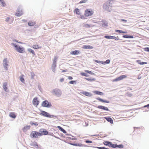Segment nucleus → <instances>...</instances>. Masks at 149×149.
Returning <instances> with one entry per match:
<instances>
[{"mask_svg":"<svg viewBox=\"0 0 149 149\" xmlns=\"http://www.w3.org/2000/svg\"><path fill=\"white\" fill-rule=\"evenodd\" d=\"M114 1L113 0H109L105 3L103 5V8L108 12H110L112 10V8Z\"/></svg>","mask_w":149,"mask_h":149,"instance_id":"1","label":"nucleus"},{"mask_svg":"<svg viewBox=\"0 0 149 149\" xmlns=\"http://www.w3.org/2000/svg\"><path fill=\"white\" fill-rule=\"evenodd\" d=\"M14 46L16 48V50L19 52L23 53L25 52V49L23 47L17 45L15 44H13Z\"/></svg>","mask_w":149,"mask_h":149,"instance_id":"2","label":"nucleus"},{"mask_svg":"<svg viewBox=\"0 0 149 149\" xmlns=\"http://www.w3.org/2000/svg\"><path fill=\"white\" fill-rule=\"evenodd\" d=\"M93 11L91 9H87L85 11V15L86 17H89L93 15Z\"/></svg>","mask_w":149,"mask_h":149,"instance_id":"3","label":"nucleus"},{"mask_svg":"<svg viewBox=\"0 0 149 149\" xmlns=\"http://www.w3.org/2000/svg\"><path fill=\"white\" fill-rule=\"evenodd\" d=\"M30 136L31 138H37L39 136H41V134L40 132L36 131H33L31 132Z\"/></svg>","mask_w":149,"mask_h":149,"instance_id":"4","label":"nucleus"},{"mask_svg":"<svg viewBox=\"0 0 149 149\" xmlns=\"http://www.w3.org/2000/svg\"><path fill=\"white\" fill-rule=\"evenodd\" d=\"M42 105L43 107H49L52 106L51 104L49 103L47 100H45L43 101L42 103Z\"/></svg>","mask_w":149,"mask_h":149,"instance_id":"5","label":"nucleus"},{"mask_svg":"<svg viewBox=\"0 0 149 149\" xmlns=\"http://www.w3.org/2000/svg\"><path fill=\"white\" fill-rule=\"evenodd\" d=\"M41 114L42 116L49 118L54 117L53 115H50L49 113L45 111H42L41 113Z\"/></svg>","mask_w":149,"mask_h":149,"instance_id":"6","label":"nucleus"},{"mask_svg":"<svg viewBox=\"0 0 149 149\" xmlns=\"http://www.w3.org/2000/svg\"><path fill=\"white\" fill-rule=\"evenodd\" d=\"M53 93L54 95L57 96H59L61 95V92L58 89H55L53 91Z\"/></svg>","mask_w":149,"mask_h":149,"instance_id":"7","label":"nucleus"},{"mask_svg":"<svg viewBox=\"0 0 149 149\" xmlns=\"http://www.w3.org/2000/svg\"><path fill=\"white\" fill-rule=\"evenodd\" d=\"M127 77L126 75H122L120 76L119 77L116 78L113 80V81H117L123 80Z\"/></svg>","mask_w":149,"mask_h":149,"instance_id":"8","label":"nucleus"},{"mask_svg":"<svg viewBox=\"0 0 149 149\" xmlns=\"http://www.w3.org/2000/svg\"><path fill=\"white\" fill-rule=\"evenodd\" d=\"M39 102L38 99L37 97L34 98L32 101V103L33 105L37 106L39 104Z\"/></svg>","mask_w":149,"mask_h":149,"instance_id":"9","label":"nucleus"},{"mask_svg":"<svg viewBox=\"0 0 149 149\" xmlns=\"http://www.w3.org/2000/svg\"><path fill=\"white\" fill-rule=\"evenodd\" d=\"M7 58H5L3 61V65L6 70H7L8 68L7 66L8 65L7 64Z\"/></svg>","mask_w":149,"mask_h":149,"instance_id":"10","label":"nucleus"},{"mask_svg":"<svg viewBox=\"0 0 149 149\" xmlns=\"http://www.w3.org/2000/svg\"><path fill=\"white\" fill-rule=\"evenodd\" d=\"M23 12L22 10H17L15 13V15L17 16H20L23 14Z\"/></svg>","mask_w":149,"mask_h":149,"instance_id":"11","label":"nucleus"},{"mask_svg":"<svg viewBox=\"0 0 149 149\" xmlns=\"http://www.w3.org/2000/svg\"><path fill=\"white\" fill-rule=\"evenodd\" d=\"M97 108H98V109H103L104 110H105V111H109V109L108 108V107L104 106H98L97 107Z\"/></svg>","mask_w":149,"mask_h":149,"instance_id":"12","label":"nucleus"},{"mask_svg":"<svg viewBox=\"0 0 149 149\" xmlns=\"http://www.w3.org/2000/svg\"><path fill=\"white\" fill-rule=\"evenodd\" d=\"M40 133L41 136L42 135H47L48 134V132L45 130L44 129H41L40 130Z\"/></svg>","mask_w":149,"mask_h":149,"instance_id":"13","label":"nucleus"},{"mask_svg":"<svg viewBox=\"0 0 149 149\" xmlns=\"http://www.w3.org/2000/svg\"><path fill=\"white\" fill-rule=\"evenodd\" d=\"M81 93L87 96L90 97L92 95V94L91 93L88 92L84 91L81 92Z\"/></svg>","mask_w":149,"mask_h":149,"instance_id":"14","label":"nucleus"},{"mask_svg":"<svg viewBox=\"0 0 149 149\" xmlns=\"http://www.w3.org/2000/svg\"><path fill=\"white\" fill-rule=\"evenodd\" d=\"M80 53V52L77 50L73 51L70 52V54L72 55H78Z\"/></svg>","mask_w":149,"mask_h":149,"instance_id":"15","label":"nucleus"},{"mask_svg":"<svg viewBox=\"0 0 149 149\" xmlns=\"http://www.w3.org/2000/svg\"><path fill=\"white\" fill-rule=\"evenodd\" d=\"M83 49H92L93 48V47L92 46L90 45H84L82 47Z\"/></svg>","mask_w":149,"mask_h":149,"instance_id":"16","label":"nucleus"},{"mask_svg":"<svg viewBox=\"0 0 149 149\" xmlns=\"http://www.w3.org/2000/svg\"><path fill=\"white\" fill-rule=\"evenodd\" d=\"M104 118L108 122H109L111 123L112 124L113 123V121L111 118L109 117H104Z\"/></svg>","mask_w":149,"mask_h":149,"instance_id":"17","label":"nucleus"},{"mask_svg":"<svg viewBox=\"0 0 149 149\" xmlns=\"http://www.w3.org/2000/svg\"><path fill=\"white\" fill-rule=\"evenodd\" d=\"M97 99L100 101L104 102V103H109V101L106 100H104L103 99L100 98H97Z\"/></svg>","mask_w":149,"mask_h":149,"instance_id":"18","label":"nucleus"},{"mask_svg":"<svg viewBox=\"0 0 149 149\" xmlns=\"http://www.w3.org/2000/svg\"><path fill=\"white\" fill-rule=\"evenodd\" d=\"M30 127H31L29 125V126L26 125V126H25V127H24L23 128L22 130L24 132H25L27 130L29 129L30 128Z\"/></svg>","mask_w":149,"mask_h":149,"instance_id":"19","label":"nucleus"},{"mask_svg":"<svg viewBox=\"0 0 149 149\" xmlns=\"http://www.w3.org/2000/svg\"><path fill=\"white\" fill-rule=\"evenodd\" d=\"M9 116L13 118H15L16 117V116L14 113H10L9 115Z\"/></svg>","mask_w":149,"mask_h":149,"instance_id":"20","label":"nucleus"},{"mask_svg":"<svg viewBox=\"0 0 149 149\" xmlns=\"http://www.w3.org/2000/svg\"><path fill=\"white\" fill-rule=\"evenodd\" d=\"M41 47L37 45H34L32 46V47L34 49H38L41 48Z\"/></svg>","mask_w":149,"mask_h":149,"instance_id":"21","label":"nucleus"},{"mask_svg":"<svg viewBox=\"0 0 149 149\" xmlns=\"http://www.w3.org/2000/svg\"><path fill=\"white\" fill-rule=\"evenodd\" d=\"M56 67V64L53 63L52 66V69L53 72H55Z\"/></svg>","mask_w":149,"mask_h":149,"instance_id":"22","label":"nucleus"},{"mask_svg":"<svg viewBox=\"0 0 149 149\" xmlns=\"http://www.w3.org/2000/svg\"><path fill=\"white\" fill-rule=\"evenodd\" d=\"M74 13H76V14L79 15H80L81 13L79 9L77 8L75 9L74 10Z\"/></svg>","mask_w":149,"mask_h":149,"instance_id":"23","label":"nucleus"},{"mask_svg":"<svg viewBox=\"0 0 149 149\" xmlns=\"http://www.w3.org/2000/svg\"><path fill=\"white\" fill-rule=\"evenodd\" d=\"M57 128H58L59 130H60L63 133L65 134L66 133V132L65 130L63 129L62 127L60 126H58L57 127Z\"/></svg>","mask_w":149,"mask_h":149,"instance_id":"24","label":"nucleus"},{"mask_svg":"<svg viewBox=\"0 0 149 149\" xmlns=\"http://www.w3.org/2000/svg\"><path fill=\"white\" fill-rule=\"evenodd\" d=\"M111 143L109 141H104L103 142V144L105 145L108 146L110 147V146L111 144Z\"/></svg>","mask_w":149,"mask_h":149,"instance_id":"25","label":"nucleus"},{"mask_svg":"<svg viewBox=\"0 0 149 149\" xmlns=\"http://www.w3.org/2000/svg\"><path fill=\"white\" fill-rule=\"evenodd\" d=\"M136 62L139 64L141 65H143L145 64H147V63L146 62H141V61L139 60H137Z\"/></svg>","mask_w":149,"mask_h":149,"instance_id":"26","label":"nucleus"},{"mask_svg":"<svg viewBox=\"0 0 149 149\" xmlns=\"http://www.w3.org/2000/svg\"><path fill=\"white\" fill-rule=\"evenodd\" d=\"M7 83H4L3 85V88L4 90L6 91H7Z\"/></svg>","mask_w":149,"mask_h":149,"instance_id":"27","label":"nucleus"},{"mask_svg":"<svg viewBox=\"0 0 149 149\" xmlns=\"http://www.w3.org/2000/svg\"><path fill=\"white\" fill-rule=\"evenodd\" d=\"M36 23L35 22L31 21H29L28 23V25L30 26H33Z\"/></svg>","mask_w":149,"mask_h":149,"instance_id":"28","label":"nucleus"},{"mask_svg":"<svg viewBox=\"0 0 149 149\" xmlns=\"http://www.w3.org/2000/svg\"><path fill=\"white\" fill-rule=\"evenodd\" d=\"M24 75L23 74H22L20 77V80L23 83L24 82Z\"/></svg>","mask_w":149,"mask_h":149,"instance_id":"29","label":"nucleus"},{"mask_svg":"<svg viewBox=\"0 0 149 149\" xmlns=\"http://www.w3.org/2000/svg\"><path fill=\"white\" fill-rule=\"evenodd\" d=\"M123 37L124 38H134V37L132 36H128L127 35H125L123 36Z\"/></svg>","mask_w":149,"mask_h":149,"instance_id":"30","label":"nucleus"},{"mask_svg":"<svg viewBox=\"0 0 149 149\" xmlns=\"http://www.w3.org/2000/svg\"><path fill=\"white\" fill-rule=\"evenodd\" d=\"M115 31L116 32H119L125 33H127V31H123L122 30H115Z\"/></svg>","mask_w":149,"mask_h":149,"instance_id":"31","label":"nucleus"},{"mask_svg":"<svg viewBox=\"0 0 149 149\" xmlns=\"http://www.w3.org/2000/svg\"><path fill=\"white\" fill-rule=\"evenodd\" d=\"M28 51L30 53H31L35 55V53L33 49H28Z\"/></svg>","mask_w":149,"mask_h":149,"instance_id":"32","label":"nucleus"},{"mask_svg":"<svg viewBox=\"0 0 149 149\" xmlns=\"http://www.w3.org/2000/svg\"><path fill=\"white\" fill-rule=\"evenodd\" d=\"M94 93L97 95H103V93L100 92L98 91H95Z\"/></svg>","mask_w":149,"mask_h":149,"instance_id":"33","label":"nucleus"},{"mask_svg":"<svg viewBox=\"0 0 149 149\" xmlns=\"http://www.w3.org/2000/svg\"><path fill=\"white\" fill-rule=\"evenodd\" d=\"M85 79L88 81H95V78H85Z\"/></svg>","mask_w":149,"mask_h":149,"instance_id":"34","label":"nucleus"},{"mask_svg":"<svg viewBox=\"0 0 149 149\" xmlns=\"http://www.w3.org/2000/svg\"><path fill=\"white\" fill-rule=\"evenodd\" d=\"M57 58L58 57L57 56H55L54 57V58L53 60V63L56 64Z\"/></svg>","mask_w":149,"mask_h":149,"instance_id":"35","label":"nucleus"},{"mask_svg":"<svg viewBox=\"0 0 149 149\" xmlns=\"http://www.w3.org/2000/svg\"><path fill=\"white\" fill-rule=\"evenodd\" d=\"M85 72H86L88 73L91 74L93 75H95V74L92 72L91 71H90L89 70H85Z\"/></svg>","mask_w":149,"mask_h":149,"instance_id":"36","label":"nucleus"},{"mask_svg":"<svg viewBox=\"0 0 149 149\" xmlns=\"http://www.w3.org/2000/svg\"><path fill=\"white\" fill-rule=\"evenodd\" d=\"M110 61L109 59H108L107 60L105 61H103V62L102 63V64H109L110 63Z\"/></svg>","mask_w":149,"mask_h":149,"instance_id":"37","label":"nucleus"},{"mask_svg":"<svg viewBox=\"0 0 149 149\" xmlns=\"http://www.w3.org/2000/svg\"><path fill=\"white\" fill-rule=\"evenodd\" d=\"M110 146V147L113 148H116L117 147V144H112L111 143V144Z\"/></svg>","mask_w":149,"mask_h":149,"instance_id":"38","label":"nucleus"},{"mask_svg":"<svg viewBox=\"0 0 149 149\" xmlns=\"http://www.w3.org/2000/svg\"><path fill=\"white\" fill-rule=\"evenodd\" d=\"M80 74L82 76H84L86 77H88V75L87 74L84 72H81L80 73Z\"/></svg>","mask_w":149,"mask_h":149,"instance_id":"39","label":"nucleus"},{"mask_svg":"<svg viewBox=\"0 0 149 149\" xmlns=\"http://www.w3.org/2000/svg\"><path fill=\"white\" fill-rule=\"evenodd\" d=\"M83 26L86 28H88L90 27L91 26L88 24H85Z\"/></svg>","mask_w":149,"mask_h":149,"instance_id":"40","label":"nucleus"},{"mask_svg":"<svg viewBox=\"0 0 149 149\" xmlns=\"http://www.w3.org/2000/svg\"><path fill=\"white\" fill-rule=\"evenodd\" d=\"M31 79H34V77L35 76V74L33 72H31Z\"/></svg>","mask_w":149,"mask_h":149,"instance_id":"41","label":"nucleus"},{"mask_svg":"<svg viewBox=\"0 0 149 149\" xmlns=\"http://www.w3.org/2000/svg\"><path fill=\"white\" fill-rule=\"evenodd\" d=\"M76 82V81H71L69 82V83L71 84H75Z\"/></svg>","mask_w":149,"mask_h":149,"instance_id":"42","label":"nucleus"},{"mask_svg":"<svg viewBox=\"0 0 149 149\" xmlns=\"http://www.w3.org/2000/svg\"><path fill=\"white\" fill-rule=\"evenodd\" d=\"M113 36H104V38L107 39H113Z\"/></svg>","mask_w":149,"mask_h":149,"instance_id":"43","label":"nucleus"},{"mask_svg":"<svg viewBox=\"0 0 149 149\" xmlns=\"http://www.w3.org/2000/svg\"><path fill=\"white\" fill-rule=\"evenodd\" d=\"M86 17H87L86 16V15H85L84 14V15H83L81 16V17H80V18L82 19H86Z\"/></svg>","mask_w":149,"mask_h":149,"instance_id":"44","label":"nucleus"},{"mask_svg":"<svg viewBox=\"0 0 149 149\" xmlns=\"http://www.w3.org/2000/svg\"><path fill=\"white\" fill-rule=\"evenodd\" d=\"M33 146H35V147H36V148H38V143L36 142H35L34 143H33Z\"/></svg>","mask_w":149,"mask_h":149,"instance_id":"45","label":"nucleus"},{"mask_svg":"<svg viewBox=\"0 0 149 149\" xmlns=\"http://www.w3.org/2000/svg\"><path fill=\"white\" fill-rule=\"evenodd\" d=\"M87 0H82V1H81L79 3H86V2H87Z\"/></svg>","mask_w":149,"mask_h":149,"instance_id":"46","label":"nucleus"},{"mask_svg":"<svg viewBox=\"0 0 149 149\" xmlns=\"http://www.w3.org/2000/svg\"><path fill=\"white\" fill-rule=\"evenodd\" d=\"M113 39H114L116 40H118L119 39V37L118 36L116 37L113 36Z\"/></svg>","mask_w":149,"mask_h":149,"instance_id":"47","label":"nucleus"},{"mask_svg":"<svg viewBox=\"0 0 149 149\" xmlns=\"http://www.w3.org/2000/svg\"><path fill=\"white\" fill-rule=\"evenodd\" d=\"M117 147H118L119 148H122L123 147V145H117Z\"/></svg>","mask_w":149,"mask_h":149,"instance_id":"48","label":"nucleus"},{"mask_svg":"<svg viewBox=\"0 0 149 149\" xmlns=\"http://www.w3.org/2000/svg\"><path fill=\"white\" fill-rule=\"evenodd\" d=\"M30 124L31 125H34L36 126H37L38 125V124L37 123H33L32 122H31L30 123Z\"/></svg>","mask_w":149,"mask_h":149,"instance_id":"49","label":"nucleus"},{"mask_svg":"<svg viewBox=\"0 0 149 149\" xmlns=\"http://www.w3.org/2000/svg\"><path fill=\"white\" fill-rule=\"evenodd\" d=\"M97 148L99 149H109L104 147H97Z\"/></svg>","mask_w":149,"mask_h":149,"instance_id":"50","label":"nucleus"},{"mask_svg":"<svg viewBox=\"0 0 149 149\" xmlns=\"http://www.w3.org/2000/svg\"><path fill=\"white\" fill-rule=\"evenodd\" d=\"M144 49L145 51L149 52V47L145 48Z\"/></svg>","mask_w":149,"mask_h":149,"instance_id":"51","label":"nucleus"},{"mask_svg":"<svg viewBox=\"0 0 149 149\" xmlns=\"http://www.w3.org/2000/svg\"><path fill=\"white\" fill-rule=\"evenodd\" d=\"M73 145L76 146H82V144H72Z\"/></svg>","mask_w":149,"mask_h":149,"instance_id":"52","label":"nucleus"},{"mask_svg":"<svg viewBox=\"0 0 149 149\" xmlns=\"http://www.w3.org/2000/svg\"><path fill=\"white\" fill-rule=\"evenodd\" d=\"M1 2L3 6H6V4L3 1H3H1Z\"/></svg>","mask_w":149,"mask_h":149,"instance_id":"53","label":"nucleus"},{"mask_svg":"<svg viewBox=\"0 0 149 149\" xmlns=\"http://www.w3.org/2000/svg\"><path fill=\"white\" fill-rule=\"evenodd\" d=\"M95 62L97 63H101L102 64V63L103 62V61H99L97 60H95Z\"/></svg>","mask_w":149,"mask_h":149,"instance_id":"54","label":"nucleus"},{"mask_svg":"<svg viewBox=\"0 0 149 149\" xmlns=\"http://www.w3.org/2000/svg\"><path fill=\"white\" fill-rule=\"evenodd\" d=\"M85 142L86 143H92V141H88V140L86 141Z\"/></svg>","mask_w":149,"mask_h":149,"instance_id":"55","label":"nucleus"},{"mask_svg":"<svg viewBox=\"0 0 149 149\" xmlns=\"http://www.w3.org/2000/svg\"><path fill=\"white\" fill-rule=\"evenodd\" d=\"M68 77L69 80H72L73 79L72 77L71 76H68Z\"/></svg>","mask_w":149,"mask_h":149,"instance_id":"56","label":"nucleus"},{"mask_svg":"<svg viewBox=\"0 0 149 149\" xmlns=\"http://www.w3.org/2000/svg\"><path fill=\"white\" fill-rule=\"evenodd\" d=\"M64 81V79L63 78H61L60 80V81L61 82H63Z\"/></svg>","mask_w":149,"mask_h":149,"instance_id":"57","label":"nucleus"},{"mask_svg":"<svg viewBox=\"0 0 149 149\" xmlns=\"http://www.w3.org/2000/svg\"><path fill=\"white\" fill-rule=\"evenodd\" d=\"M144 107H147L148 108H149V104L146 105L144 106Z\"/></svg>","mask_w":149,"mask_h":149,"instance_id":"58","label":"nucleus"},{"mask_svg":"<svg viewBox=\"0 0 149 149\" xmlns=\"http://www.w3.org/2000/svg\"><path fill=\"white\" fill-rule=\"evenodd\" d=\"M9 19L10 18L9 17H7L6 19V22H8L9 20Z\"/></svg>","mask_w":149,"mask_h":149,"instance_id":"59","label":"nucleus"},{"mask_svg":"<svg viewBox=\"0 0 149 149\" xmlns=\"http://www.w3.org/2000/svg\"><path fill=\"white\" fill-rule=\"evenodd\" d=\"M120 20H121V21H123V22H127V20H125V19H121Z\"/></svg>","mask_w":149,"mask_h":149,"instance_id":"60","label":"nucleus"},{"mask_svg":"<svg viewBox=\"0 0 149 149\" xmlns=\"http://www.w3.org/2000/svg\"><path fill=\"white\" fill-rule=\"evenodd\" d=\"M67 71V70H63L62 71V72H66Z\"/></svg>","mask_w":149,"mask_h":149,"instance_id":"61","label":"nucleus"},{"mask_svg":"<svg viewBox=\"0 0 149 149\" xmlns=\"http://www.w3.org/2000/svg\"><path fill=\"white\" fill-rule=\"evenodd\" d=\"M3 0H0V2L2 1Z\"/></svg>","mask_w":149,"mask_h":149,"instance_id":"62","label":"nucleus"},{"mask_svg":"<svg viewBox=\"0 0 149 149\" xmlns=\"http://www.w3.org/2000/svg\"><path fill=\"white\" fill-rule=\"evenodd\" d=\"M18 42V43H21V42Z\"/></svg>","mask_w":149,"mask_h":149,"instance_id":"63","label":"nucleus"}]
</instances>
